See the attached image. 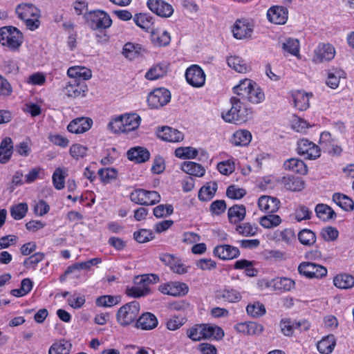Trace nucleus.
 I'll use <instances>...</instances> for the list:
<instances>
[{
  "instance_id": "obj_1",
  "label": "nucleus",
  "mask_w": 354,
  "mask_h": 354,
  "mask_svg": "<svg viewBox=\"0 0 354 354\" xmlns=\"http://www.w3.org/2000/svg\"><path fill=\"white\" fill-rule=\"evenodd\" d=\"M234 93L240 96L243 101H248L252 104L261 102L264 98V93L257 86L255 82L248 79L241 80L233 88Z\"/></svg>"
},
{
  "instance_id": "obj_2",
  "label": "nucleus",
  "mask_w": 354,
  "mask_h": 354,
  "mask_svg": "<svg viewBox=\"0 0 354 354\" xmlns=\"http://www.w3.org/2000/svg\"><path fill=\"white\" fill-rule=\"evenodd\" d=\"M159 276L156 274H145L140 276H136L134 278L135 286L127 288L126 293L127 295L138 298L144 297L150 293L149 288L150 284L159 282Z\"/></svg>"
},
{
  "instance_id": "obj_3",
  "label": "nucleus",
  "mask_w": 354,
  "mask_h": 354,
  "mask_svg": "<svg viewBox=\"0 0 354 354\" xmlns=\"http://www.w3.org/2000/svg\"><path fill=\"white\" fill-rule=\"evenodd\" d=\"M140 312V304L133 301L122 306L116 314V319L122 326H129L135 322Z\"/></svg>"
},
{
  "instance_id": "obj_4",
  "label": "nucleus",
  "mask_w": 354,
  "mask_h": 354,
  "mask_svg": "<svg viewBox=\"0 0 354 354\" xmlns=\"http://www.w3.org/2000/svg\"><path fill=\"white\" fill-rule=\"evenodd\" d=\"M23 42L21 32L12 26H5L0 28V43L11 50H17Z\"/></svg>"
},
{
  "instance_id": "obj_5",
  "label": "nucleus",
  "mask_w": 354,
  "mask_h": 354,
  "mask_svg": "<svg viewBox=\"0 0 354 354\" xmlns=\"http://www.w3.org/2000/svg\"><path fill=\"white\" fill-rule=\"evenodd\" d=\"M132 202L141 205H153L160 201V195L156 191L137 189L130 194Z\"/></svg>"
},
{
  "instance_id": "obj_6",
  "label": "nucleus",
  "mask_w": 354,
  "mask_h": 354,
  "mask_svg": "<svg viewBox=\"0 0 354 354\" xmlns=\"http://www.w3.org/2000/svg\"><path fill=\"white\" fill-rule=\"evenodd\" d=\"M170 100V91L165 88H158L149 94L147 103L151 109H160L169 102Z\"/></svg>"
},
{
  "instance_id": "obj_7",
  "label": "nucleus",
  "mask_w": 354,
  "mask_h": 354,
  "mask_svg": "<svg viewBox=\"0 0 354 354\" xmlns=\"http://www.w3.org/2000/svg\"><path fill=\"white\" fill-rule=\"evenodd\" d=\"M299 274L306 278H322L327 274V269L319 264L311 262H301L298 266Z\"/></svg>"
},
{
  "instance_id": "obj_8",
  "label": "nucleus",
  "mask_w": 354,
  "mask_h": 354,
  "mask_svg": "<svg viewBox=\"0 0 354 354\" xmlns=\"http://www.w3.org/2000/svg\"><path fill=\"white\" fill-rule=\"evenodd\" d=\"M160 260L165 266L169 267L170 270L176 274H184L188 272L186 266L180 258L169 253H163L160 256Z\"/></svg>"
},
{
  "instance_id": "obj_9",
  "label": "nucleus",
  "mask_w": 354,
  "mask_h": 354,
  "mask_svg": "<svg viewBox=\"0 0 354 354\" xmlns=\"http://www.w3.org/2000/svg\"><path fill=\"white\" fill-rule=\"evenodd\" d=\"M297 152L306 159L315 160L320 156V149L307 139H301L297 143Z\"/></svg>"
},
{
  "instance_id": "obj_10",
  "label": "nucleus",
  "mask_w": 354,
  "mask_h": 354,
  "mask_svg": "<svg viewBox=\"0 0 354 354\" xmlns=\"http://www.w3.org/2000/svg\"><path fill=\"white\" fill-rule=\"evenodd\" d=\"M158 290L165 295L174 297H180L187 294L189 287L185 283L170 281L160 285Z\"/></svg>"
},
{
  "instance_id": "obj_11",
  "label": "nucleus",
  "mask_w": 354,
  "mask_h": 354,
  "mask_svg": "<svg viewBox=\"0 0 354 354\" xmlns=\"http://www.w3.org/2000/svg\"><path fill=\"white\" fill-rule=\"evenodd\" d=\"M89 15L90 26L93 30H104L111 26L112 20L110 16L104 11L91 12Z\"/></svg>"
},
{
  "instance_id": "obj_12",
  "label": "nucleus",
  "mask_w": 354,
  "mask_h": 354,
  "mask_svg": "<svg viewBox=\"0 0 354 354\" xmlns=\"http://www.w3.org/2000/svg\"><path fill=\"white\" fill-rule=\"evenodd\" d=\"M187 82L194 87H201L205 82L203 70L198 65H192L185 72Z\"/></svg>"
},
{
  "instance_id": "obj_13",
  "label": "nucleus",
  "mask_w": 354,
  "mask_h": 354,
  "mask_svg": "<svg viewBox=\"0 0 354 354\" xmlns=\"http://www.w3.org/2000/svg\"><path fill=\"white\" fill-rule=\"evenodd\" d=\"M252 32L253 25L246 19H237L232 28L233 35L238 39L250 37Z\"/></svg>"
},
{
  "instance_id": "obj_14",
  "label": "nucleus",
  "mask_w": 354,
  "mask_h": 354,
  "mask_svg": "<svg viewBox=\"0 0 354 354\" xmlns=\"http://www.w3.org/2000/svg\"><path fill=\"white\" fill-rule=\"evenodd\" d=\"M65 93L70 97H79L85 96L88 91L86 82L71 80L64 88Z\"/></svg>"
},
{
  "instance_id": "obj_15",
  "label": "nucleus",
  "mask_w": 354,
  "mask_h": 354,
  "mask_svg": "<svg viewBox=\"0 0 354 354\" xmlns=\"http://www.w3.org/2000/svg\"><path fill=\"white\" fill-rule=\"evenodd\" d=\"M147 4L150 10L162 17H169L174 12L171 5L162 0H148Z\"/></svg>"
},
{
  "instance_id": "obj_16",
  "label": "nucleus",
  "mask_w": 354,
  "mask_h": 354,
  "mask_svg": "<svg viewBox=\"0 0 354 354\" xmlns=\"http://www.w3.org/2000/svg\"><path fill=\"white\" fill-rule=\"evenodd\" d=\"M335 55V50L333 45L330 44H319L315 50L313 61L316 63L330 61L334 58Z\"/></svg>"
},
{
  "instance_id": "obj_17",
  "label": "nucleus",
  "mask_w": 354,
  "mask_h": 354,
  "mask_svg": "<svg viewBox=\"0 0 354 354\" xmlns=\"http://www.w3.org/2000/svg\"><path fill=\"white\" fill-rule=\"evenodd\" d=\"M216 298L227 303H238L242 299V294L236 289L227 286L216 291Z\"/></svg>"
},
{
  "instance_id": "obj_18",
  "label": "nucleus",
  "mask_w": 354,
  "mask_h": 354,
  "mask_svg": "<svg viewBox=\"0 0 354 354\" xmlns=\"http://www.w3.org/2000/svg\"><path fill=\"white\" fill-rule=\"evenodd\" d=\"M288 9L283 6H272L267 12L268 20L273 24L282 25L286 24L288 19Z\"/></svg>"
},
{
  "instance_id": "obj_19",
  "label": "nucleus",
  "mask_w": 354,
  "mask_h": 354,
  "mask_svg": "<svg viewBox=\"0 0 354 354\" xmlns=\"http://www.w3.org/2000/svg\"><path fill=\"white\" fill-rule=\"evenodd\" d=\"M156 134L158 138L167 142H178L184 139V135L182 132L167 126L159 128Z\"/></svg>"
},
{
  "instance_id": "obj_20",
  "label": "nucleus",
  "mask_w": 354,
  "mask_h": 354,
  "mask_svg": "<svg viewBox=\"0 0 354 354\" xmlns=\"http://www.w3.org/2000/svg\"><path fill=\"white\" fill-rule=\"evenodd\" d=\"M92 124L93 120L89 118H77L68 124L67 129L71 133H83L91 129Z\"/></svg>"
},
{
  "instance_id": "obj_21",
  "label": "nucleus",
  "mask_w": 354,
  "mask_h": 354,
  "mask_svg": "<svg viewBox=\"0 0 354 354\" xmlns=\"http://www.w3.org/2000/svg\"><path fill=\"white\" fill-rule=\"evenodd\" d=\"M214 254L222 260H230L238 257L240 251L236 247L225 244L215 247Z\"/></svg>"
},
{
  "instance_id": "obj_22",
  "label": "nucleus",
  "mask_w": 354,
  "mask_h": 354,
  "mask_svg": "<svg viewBox=\"0 0 354 354\" xmlns=\"http://www.w3.org/2000/svg\"><path fill=\"white\" fill-rule=\"evenodd\" d=\"M280 201L270 196H261L258 201V206L261 210L267 213H274L280 207Z\"/></svg>"
},
{
  "instance_id": "obj_23",
  "label": "nucleus",
  "mask_w": 354,
  "mask_h": 354,
  "mask_svg": "<svg viewBox=\"0 0 354 354\" xmlns=\"http://www.w3.org/2000/svg\"><path fill=\"white\" fill-rule=\"evenodd\" d=\"M156 317L151 313H145L136 320L135 326L145 330H150L158 326Z\"/></svg>"
},
{
  "instance_id": "obj_24",
  "label": "nucleus",
  "mask_w": 354,
  "mask_h": 354,
  "mask_svg": "<svg viewBox=\"0 0 354 354\" xmlns=\"http://www.w3.org/2000/svg\"><path fill=\"white\" fill-rule=\"evenodd\" d=\"M16 13L18 17L25 21L32 17H40V10L33 4H20L16 8Z\"/></svg>"
},
{
  "instance_id": "obj_25",
  "label": "nucleus",
  "mask_w": 354,
  "mask_h": 354,
  "mask_svg": "<svg viewBox=\"0 0 354 354\" xmlns=\"http://www.w3.org/2000/svg\"><path fill=\"white\" fill-rule=\"evenodd\" d=\"M281 182L287 190L292 192H300L305 185V182L301 178L292 175L283 176Z\"/></svg>"
},
{
  "instance_id": "obj_26",
  "label": "nucleus",
  "mask_w": 354,
  "mask_h": 354,
  "mask_svg": "<svg viewBox=\"0 0 354 354\" xmlns=\"http://www.w3.org/2000/svg\"><path fill=\"white\" fill-rule=\"evenodd\" d=\"M67 75L71 80L85 82L92 77V71L86 67L75 66L68 69Z\"/></svg>"
},
{
  "instance_id": "obj_27",
  "label": "nucleus",
  "mask_w": 354,
  "mask_h": 354,
  "mask_svg": "<svg viewBox=\"0 0 354 354\" xmlns=\"http://www.w3.org/2000/svg\"><path fill=\"white\" fill-rule=\"evenodd\" d=\"M127 157L130 160L142 163L149 159L150 153L144 147H136L128 150Z\"/></svg>"
},
{
  "instance_id": "obj_28",
  "label": "nucleus",
  "mask_w": 354,
  "mask_h": 354,
  "mask_svg": "<svg viewBox=\"0 0 354 354\" xmlns=\"http://www.w3.org/2000/svg\"><path fill=\"white\" fill-rule=\"evenodd\" d=\"M283 167L286 170L301 175L306 174L308 171L305 162L297 158H290L286 160L283 163Z\"/></svg>"
},
{
  "instance_id": "obj_29",
  "label": "nucleus",
  "mask_w": 354,
  "mask_h": 354,
  "mask_svg": "<svg viewBox=\"0 0 354 354\" xmlns=\"http://www.w3.org/2000/svg\"><path fill=\"white\" fill-rule=\"evenodd\" d=\"M202 326L203 333V339L220 340L224 337V331L221 327L209 324H203Z\"/></svg>"
},
{
  "instance_id": "obj_30",
  "label": "nucleus",
  "mask_w": 354,
  "mask_h": 354,
  "mask_svg": "<svg viewBox=\"0 0 354 354\" xmlns=\"http://www.w3.org/2000/svg\"><path fill=\"white\" fill-rule=\"evenodd\" d=\"M13 153V143L10 138L6 137L0 143V162L7 163Z\"/></svg>"
},
{
  "instance_id": "obj_31",
  "label": "nucleus",
  "mask_w": 354,
  "mask_h": 354,
  "mask_svg": "<svg viewBox=\"0 0 354 354\" xmlns=\"http://www.w3.org/2000/svg\"><path fill=\"white\" fill-rule=\"evenodd\" d=\"M221 118L226 122L239 125L247 122L250 116L247 112H222Z\"/></svg>"
},
{
  "instance_id": "obj_32",
  "label": "nucleus",
  "mask_w": 354,
  "mask_h": 354,
  "mask_svg": "<svg viewBox=\"0 0 354 354\" xmlns=\"http://www.w3.org/2000/svg\"><path fill=\"white\" fill-rule=\"evenodd\" d=\"M124 124V131L129 132L136 129L140 123V117L135 112L127 113L121 115Z\"/></svg>"
},
{
  "instance_id": "obj_33",
  "label": "nucleus",
  "mask_w": 354,
  "mask_h": 354,
  "mask_svg": "<svg viewBox=\"0 0 354 354\" xmlns=\"http://www.w3.org/2000/svg\"><path fill=\"white\" fill-rule=\"evenodd\" d=\"M246 214L245 207L243 205H234L227 211V216L231 223L236 224L242 221Z\"/></svg>"
},
{
  "instance_id": "obj_34",
  "label": "nucleus",
  "mask_w": 354,
  "mask_h": 354,
  "mask_svg": "<svg viewBox=\"0 0 354 354\" xmlns=\"http://www.w3.org/2000/svg\"><path fill=\"white\" fill-rule=\"evenodd\" d=\"M336 345V339L334 335H328L324 337L317 342V348L322 354H330L333 352Z\"/></svg>"
},
{
  "instance_id": "obj_35",
  "label": "nucleus",
  "mask_w": 354,
  "mask_h": 354,
  "mask_svg": "<svg viewBox=\"0 0 354 354\" xmlns=\"http://www.w3.org/2000/svg\"><path fill=\"white\" fill-rule=\"evenodd\" d=\"M169 68L167 62L159 63L152 66L145 74V77L149 80H155L165 76Z\"/></svg>"
},
{
  "instance_id": "obj_36",
  "label": "nucleus",
  "mask_w": 354,
  "mask_h": 354,
  "mask_svg": "<svg viewBox=\"0 0 354 354\" xmlns=\"http://www.w3.org/2000/svg\"><path fill=\"white\" fill-rule=\"evenodd\" d=\"M143 51L140 44L127 42L124 45L122 53L127 59L133 60L140 57Z\"/></svg>"
},
{
  "instance_id": "obj_37",
  "label": "nucleus",
  "mask_w": 354,
  "mask_h": 354,
  "mask_svg": "<svg viewBox=\"0 0 354 354\" xmlns=\"http://www.w3.org/2000/svg\"><path fill=\"white\" fill-rule=\"evenodd\" d=\"M252 140V135L248 130L236 131L232 136L230 142L235 146H246Z\"/></svg>"
},
{
  "instance_id": "obj_38",
  "label": "nucleus",
  "mask_w": 354,
  "mask_h": 354,
  "mask_svg": "<svg viewBox=\"0 0 354 354\" xmlns=\"http://www.w3.org/2000/svg\"><path fill=\"white\" fill-rule=\"evenodd\" d=\"M181 169L186 174L198 177H202L205 173V168L201 164L191 161L184 162Z\"/></svg>"
},
{
  "instance_id": "obj_39",
  "label": "nucleus",
  "mask_w": 354,
  "mask_h": 354,
  "mask_svg": "<svg viewBox=\"0 0 354 354\" xmlns=\"http://www.w3.org/2000/svg\"><path fill=\"white\" fill-rule=\"evenodd\" d=\"M151 40L155 46L162 47L169 44L171 37L169 33L165 31H152L151 34Z\"/></svg>"
},
{
  "instance_id": "obj_40",
  "label": "nucleus",
  "mask_w": 354,
  "mask_h": 354,
  "mask_svg": "<svg viewBox=\"0 0 354 354\" xmlns=\"http://www.w3.org/2000/svg\"><path fill=\"white\" fill-rule=\"evenodd\" d=\"M293 102L298 111H306L310 106L309 95L303 91H297L293 94Z\"/></svg>"
},
{
  "instance_id": "obj_41",
  "label": "nucleus",
  "mask_w": 354,
  "mask_h": 354,
  "mask_svg": "<svg viewBox=\"0 0 354 354\" xmlns=\"http://www.w3.org/2000/svg\"><path fill=\"white\" fill-rule=\"evenodd\" d=\"M133 21L136 24L146 31L152 28L153 25V17L149 14L139 13L135 15Z\"/></svg>"
},
{
  "instance_id": "obj_42",
  "label": "nucleus",
  "mask_w": 354,
  "mask_h": 354,
  "mask_svg": "<svg viewBox=\"0 0 354 354\" xmlns=\"http://www.w3.org/2000/svg\"><path fill=\"white\" fill-rule=\"evenodd\" d=\"M334 285L340 289H348L354 286V277L348 274H337L333 279Z\"/></svg>"
},
{
  "instance_id": "obj_43",
  "label": "nucleus",
  "mask_w": 354,
  "mask_h": 354,
  "mask_svg": "<svg viewBox=\"0 0 354 354\" xmlns=\"http://www.w3.org/2000/svg\"><path fill=\"white\" fill-rule=\"evenodd\" d=\"M268 215L261 216L259 220L261 225L266 229L277 227L281 223V218L279 215L268 213Z\"/></svg>"
},
{
  "instance_id": "obj_44",
  "label": "nucleus",
  "mask_w": 354,
  "mask_h": 354,
  "mask_svg": "<svg viewBox=\"0 0 354 354\" xmlns=\"http://www.w3.org/2000/svg\"><path fill=\"white\" fill-rule=\"evenodd\" d=\"M333 201L346 211L352 210L354 207V202L353 200L342 194L335 193L333 194Z\"/></svg>"
},
{
  "instance_id": "obj_45",
  "label": "nucleus",
  "mask_w": 354,
  "mask_h": 354,
  "mask_svg": "<svg viewBox=\"0 0 354 354\" xmlns=\"http://www.w3.org/2000/svg\"><path fill=\"white\" fill-rule=\"evenodd\" d=\"M317 216L323 221H327L336 217L334 210L326 204H318L315 207Z\"/></svg>"
},
{
  "instance_id": "obj_46",
  "label": "nucleus",
  "mask_w": 354,
  "mask_h": 354,
  "mask_svg": "<svg viewBox=\"0 0 354 354\" xmlns=\"http://www.w3.org/2000/svg\"><path fill=\"white\" fill-rule=\"evenodd\" d=\"M120 301L119 296L102 295L96 299L95 304L99 307L110 308L117 305Z\"/></svg>"
},
{
  "instance_id": "obj_47",
  "label": "nucleus",
  "mask_w": 354,
  "mask_h": 354,
  "mask_svg": "<svg viewBox=\"0 0 354 354\" xmlns=\"http://www.w3.org/2000/svg\"><path fill=\"white\" fill-rule=\"evenodd\" d=\"M71 344L66 340H61L59 342L53 344L48 351L49 354H69Z\"/></svg>"
},
{
  "instance_id": "obj_48",
  "label": "nucleus",
  "mask_w": 354,
  "mask_h": 354,
  "mask_svg": "<svg viewBox=\"0 0 354 354\" xmlns=\"http://www.w3.org/2000/svg\"><path fill=\"white\" fill-rule=\"evenodd\" d=\"M228 66L239 73H245L248 70L246 63L238 56H231L227 58Z\"/></svg>"
},
{
  "instance_id": "obj_49",
  "label": "nucleus",
  "mask_w": 354,
  "mask_h": 354,
  "mask_svg": "<svg viewBox=\"0 0 354 354\" xmlns=\"http://www.w3.org/2000/svg\"><path fill=\"white\" fill-rule=\"evenodd\" d=\"M247 313L253 317H259L265 315V306L259 301L249 304L246 307Z\"/></svg>"
},
{
  "instance_id": "obj_50",
  "label": "nucleus",
  "mask_w": 354,
  "mask_h": 354,
  "mask_svg": "<svg viewBox=\"0 0 354 354\" xmlns=\"http://www.w3.org/2000/svg\"><path fill=\"white\" fill-rule=\"evenodd\" d=\"M217 189V184L216 183H212V186L209 185L202 187L198 192V198L203 201H208L211 200Z\"/></svg>"
},
{
  "instance_id": "obj_51",
  "label": "nucleus",
  "mask_w": 354,
  "mask_h": 354,
  "mask_svg": "<svg viewBox=\"0 0 354 354\" xmlns=\"http://www.w3.org/2000/svg\"><path fill=\"white\" fill-rule=\"evenodd\" d=\"M344 72L341 70H333L328 73V79L326 80V84L331 88H336L338 87L339 84V80L341 77H344Z\"/></svg>"
},
{
  "instance_id": "obj_52",
  "label": "nucleus",
  "mask_w": 354,
  "mask_h": 354,
  "mask_svg": "<svg viewBox=\"0 0 354 354\" xmlns=\"http://www.w3.org/2000/svg\"><path fill=\"white\" fill-rule=\"evenodd\" d=\"M298 239L301 244L310 246L315 243L316 236L313 231L304 229L298 234Z\"/></svg>"
},
{
  "instance_id": "obj_53",
  "label": "nucleus",
  "mask_w": 354,
  "mask_h": 354,
  "mask_svg": "<svg viewBox=\"0 0 354 354\" xmlns=\"http://www.w3.org/2000/svg\"><path fill=\"white\" fill-rule=\"evenodd\" d=\"M291 128L299 133H304L306 129L310 127L309 123L301 118L296 115H293L290 120Z\"/></svg>"
},
{
  "instance_id": "obj_54",
  "label": "nucleus",
  "mask_w": 354,
  "mask_h": 354,
  "mask_svg": "<svg viewBox=\"0 0 354 354\" xmlns=\"http://www.w3.org/2000/svg\"><path fill=\"white\" fill-rule=\"evenodd\" d=\"M66 174L61 168H57L52 176L53 183L57 190L62 189L65 185Z\"/></svg>"
},
{
  "instance_id": "obj_55",
  "label": "nucleus",
  "mask_w": 354,
  "mask_h": 354,
  "mask_svg": "<svg viewBox=\"0 0 354 354\" xmlns=\"http://www.w3.org/2000/svg\"><path fill=\"white\" fill-rule=\"evenodd\" d=\"M275 289L287 291L290 290L295 286V282L289 278L281 277L273 280Z\"/></svg>"
},
{
  "instance_id": "obj_56",
  "label": "nucleus",
  "mask_w": 354,
  "mask_h": 354,
  "mask_svg": "<svg viewBox=\"0 0 354 354\" xmlns=\"http://www.w3.org/2000/svg\"><path fill=\"white\" fill-rule=\"evenodd\" d=\"M198 153V150L191 147H178L175 150V156L183 159L194 158Z\"/></svg>"
},
{
  "instance_id": "obj_57",
  "label": "nucleus",
  "mask_w": 354,
  "mask_h": 354,
  "mask_svg": "<svg viewBox=\"0 0 354 354\" xmlns=\"http://www.w3.org/2000/svg\"><path fill=\"white\" fill-rule=\"evenodd\" d=\"M283 49L290 54L297 56L299 53V42L297 39L288 38L283 43Z\"/></svg>"
},
{
  "instance_id": "obj_58",
  "label": "nucleus",
  "mask_w": 354,
  "mask_h": 354,
  "mask_svg": "<svg viewBox=\"0 0 354 354\" xmlns=\"http://www.w3.org/2000/svg\"><path fill=\"white\" fill-rule=\"evenodd\" d=\"M28 212V205L26 203H19L10 209V214L15 220L22 219Z\"/></svg>"
},
{
  "instance_id": "obj_59",
  "label": "nucleus",
  "mask_w": 354,
  "mask_h": 354,
  "mask_svg": "<svg viewBox=\"0 0 354 354\" xmlns=\"http://www.w3.org/2000/svg\"><path fill=\"white\" fill-rule=\"evenodd\" d=\"M102 182L109 183L117 178L118 171L113 168H104L99 169L97 172Z\"/></svg>"
},
{
  "instance_id": "obj_60",
  "label": "nucleus",
  "mask_w": 354,
  "mask_h": 354,
  "mask_svg": "<svg viewBox=\"0 0 354 354\" xmlns=\"http://www.w3.org/2000/svg\"><path fill=\"white\" fill-rule=\"evenodd\" d=\"M133 237L140 243H144L152 240L154 238V234L152 230L142 229L133 233Z\"/></svg>"
},
{
  "instance_id": "obj_61",
  "label": "nucleus",
  "mask_w": 354,
  "mask_h": 354,
  "mask_svg": "<svg viewBox=\"0 0 354 354\" xmlns=\"http://www.w3.org/2000/svg\"><path fill=\"white\" fill-rule=\"evenodd\" d=\"M245 189L239 188L236 185H230L226 190V195L228 198L234 200L242 198L246 194Z\"/></svg>"
},
{
  "instance_id": "obj_62",
  "label": "nucleus",
  "mask_w": 354,
  "mask_h": 354,
  "mask_svg": "<svg viewBox=\"0 0 354 354\" xmlns=\"http://www.w3.org/2000/svg\"><path fill=\"white\" fill-rule=\"evenodd\" d=\"M87 151L88 148L80 144H74L70 147L69 153L73 158L78 160L84 157L87 153Z\"/></svg>"
},
{
  "instance_id": "obj_63",
  "label": "nucleus",
  "mask_w": 354,
  "mask_h": 354,
  "mask_svg": "<svg viewBox=\"0 0 354 354\" xmlns=\"http://www.w3.org/2000/svg\"><path fill=\"white\" fill-rule=\"evenodd\" d=\"M279 239L287 245L292 244L295 240L296 236L294 230L290 228H286L279 232Z\"/></svg>"
},
{
  "instance_id": "obj_64",
  "label": "nucleus",
  "mask_w": 354,
  "mask_h": 354,
  "mask_svg": "<svg viewBox=\"0 0 354 354\" xmlns=\"http://www.w3.org/2000/svg\"><path fill=\"white\" fill-rule=\"evenodd\" d=\"M174 212L171 205H159L153 209V215L156 218L165 217L171 215Z\"/></svg>"
}]
</instances>
